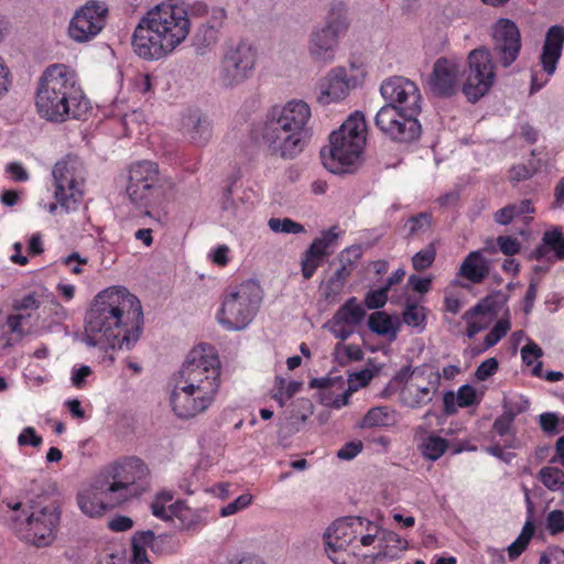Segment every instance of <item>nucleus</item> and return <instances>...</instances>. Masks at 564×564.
I'll return each mask as SVG.
<instances>
[{
	"instance_id": "nucleus-1",
	"label": "nucleus",
	"mask_w": 564,
	"mask_h": 564,
	"mask_svg": "<svg viewBox=\"0 0 564 564\" xmlns=\"http://www.w3.org/2000/svg\"><path fill=\"white\" fill-rule=\"evenodd\" d=\"M85 323L84 341L87 346L105 351L117 348L129 350L142 332V306L126 288H109L95 297Z\"/></svg>"
},
{
	"instance_id": "nucleus-2",
	"label": "nucleus",
	"mask_w": 564,
	"mask_h": 564,
	"mask_svg": "<svg viewBox=\"0 0 564 564\" xmlns=\"http://www.w3.org/2000/svg\"><path fill=\"white\" fill-rule=\"evenodd\" d=\"M221 364L215 349L198 345L186 356L170 395L173 412L180 419L204 413L220 388Z\"/></svg>"
},
{
	"instance_id": "nucleus-3",
	"label": "nucleus",
	"mask_w": 564,
	"mask_h": 564,
	"mask_svg": "<svg viewBox=\"0 0 564 564\" xmlns=\"http://www.w3.org/2000/svg\"><path fill=\"white\" fill-rule=\"evenodd\" d=\"M221 364L215 349L198 345L186 356L170 395L173 412L180 419L204 413L220 388Z\"/></svg>"
},
{
	"instance_id": "nucleus-4",
	"label": "nucleus",
	"mask_w": 564,
	"mask_h": 564,
	"mask_svg": "<svg viewBox=\"0 0 564 564\" xmlns=\"http://www.w3.org/2000/svg\"><path fill=\"white\" fill-rule=\"evenodd\" d=\"M191 20L183 2L163 1L150 9L132 34L133 52L145 61L171 55L188 36Z\"/></svg>"
},
{
	"instance_id": "nucleus-5",
	"label": "nucleus",
	"mask_w": 564,
	"mask_h": 564,
	"mask_svg": "<svg viewBox=\"0 0 564 564\" xmlns=\"http://www.w3.org/2000/svg\"><path fill=\"white\" fill-rule=\"evenodd\" d=\"M35 107L43 119L52 122L79 118L87 109V100L76 73L64 64L50 65L39 80Z\"/></svg>"
},
{
	"instance_id": "nucleus-6",
	"label": "nucleus",
	"mask_w": 564,
	"mask_h": 564,
	"mask_svg": "<svg viewBox=\"0 0 564 564\" xmlns=\"http://www.w3.org/2000/svg\"><path fill=\"white\" fill-rule=\"evenodd\" d=\"M311 108L303 100H291L273 110L267 120L262 140L271 155L284 160L296 158L308 138Z\"/></svg>"
},
{
	"instance_id": "nucleus-7",
	"label": "nucleus",
	"mask_w": 564,
	"mask_h": 564,
	"mask_svg": "<svg viewBox=\"0 0 564 564\" xmlns=\"http://www.w3.org/2000/svg\"><path fill=\"white\" fill-rule=\"evenodd\" d=\"M365 143V118L356 111L329 135V145L321 150L322 163L334 174L349 173L355 170Z\"/></svg>"
},
{
	"instance_id": "nucleus-8",
	"label": "nucleus",
	"mask_w": 564,
	"mask_h": 564,
	"mask_svg": "<svg viewBox=\"0 0 564 564\" xmlns=\"http://www.w3.org/2000/svg\"><path fill=\"white\" fill-rule=\"evenodd\" d=\"M148 468L137 457H128L110 465L99 477L98 488L118 507L147 490Z\"/></svg>"
},
{
	"instance_id": "nucleus-9",
	"label": "nucleus",
	"mask_w": 564,
	"mask_h": 564,
	"mask_svg": "<svg viewBox=\"0 0 564 564\" xmlns=\"http://www.w3.org/2000/svg\"><path fill=\"white\" fill-rule=\"evenodd\" d=\"M261 302V286L253 280H247L224 293L216 314L217 322L227 330L245 329L257 315Z\"/></svg>"
},
{
	"instance_id": "nucleus-10",
	"label": "nucleus",
	"mask_w": 564,
	"mask_h": 564,
	"mask_svg": "<svg viewBox=\"0 0 564 564\" xmlns=\"http://www.w3.org/2000/svg\"><path fill=\"white\" fill-rule=\"evenodd\" d=\"M174 182L161 174L156 163L140 161L130 166L127 195L140 207L161 205L173 192Z\"/></svg>"
},
{
	"instance_id": "nucleus-11",
	"label": "nucleus",
	"mask_w": 564,
	"mask_h": 564,
	"mask_svg": "<svg viewBox=\"0 0 564 564\" xmlns=\"http://www.w3.org/2000/svg\"><path fill=\"white\" fill-rule=\"evenodd\" d=\"M362 530V517H345L335 520L325 531V551L334 564H360L359 545L355 544Z\"/></svg>"
},
{
	"instance_id": "nucleus-12",
	"label": "nucleus",
	"mask_w": 564,
	"mask_h": 564,
	"mask_svg": "<svg viewBox=\"0 0 564 564\" xmlns=\"http://www.w3.org/2000/svg\"><path fill=\"white\" fill-rule=\"evenodd\" d=\"M54 198L59 202L61 210L70 213L77 209L84 194L85 171L83 162L76 156H66L55 163Z\"/></svg>"
},
{
	"instance_id": "nucleus-13",
	"label": "nucleus",
	"mask_w": 564,
	"mask_h": 564,
	"mask_svg": "<svg viewBox=\"0 0 564 564\" xmlns=\"http://www.w3.org/2000/svg\"><path fill=\"white\" fill-rule=\"evenodd\" d=\"M14 523V530L22 540L37 547L47 546L55 540L59 511L53 503L32 507L29 513L18 514Z\"/></svg>"
},
{
	"instance_id": "nucleus-14",
	"label": "nucleus",
	"mask_w": 564,
	"mask_h": 564,
	"mask_svg": "<svg viewBox=\"0 0 564 564\" xmlns=\"http://www.w3.org/2000/svg\"><path fill=\"white\" fill-rule=\"evenodd\" d=\"M441 375L427 372L425 367H403L398 371L397 379L404 381L400 391V401L411 409H420L429 404L437 391Z\"/></svg>"
},
{
	"instance_id": "nucleus-15",
	"label": "nucleus",
	"mask_w": 564,
	"mask_h": 564,
	"mask_svg": "<svg viewBox=\"0 0 564 564\" xmlns=\"http://www.w3.org/2000/svg\"><path fill=\"white\" fill-rule=\"evenodd\" d=\"M257 50L246 41L227 46L224 52L218 79L225 87H237L248 80L257 64Z\"/></svg>"
},
{
	"instance_id": "nucleus-16",
	"label": "nucleus",
	"mask_w": 564,
	"mask_h": 564,
	"mask_svg": "<svg viewBox=\"0 0 564 564\" xmlns=\"http://www.w3.org/2000/svg\"><path fill=\"white\" fill-rule=\"evenodd\" d=\"M468 74L463 86L466 98L476 102L484 97L496 80V64L488 48L478 47L467 57Z\"/></svg>"
},
{
	"instance_id": "nucleus-17",
	"label": "nucleus",
	"mask_w": 564,
	"mask_h": 564,
	"mask_svg": "<svg viewBox=\"0 0 564 564\" xmlns=\"http://www.w3.org/2000/svg\"><path fill=\"white\" fill-rule=\"evenodd\" d=\"M346 18L334 11L328 17L326 24L314 29L307 41V52L311 59L321 65H327L335 61L338 36L347 29Z\"/></svg>"
},
{
	"instance_id": "nucleus-18",
	"label": "nucleus",
	"mask_w": 564,
	"mask_h": 564,
	"mask_svg": "<svg viewBox=\"0 0 564 564\" xmlns=\"http://www.w3.org/2000/svg\"><path fill=\"white\" fill-rule=\"evenodd\" d=\"M107 13L106 3L88 1L76 10L70 19L68 25L69 37L77 43L89 42L104 29Z\"/></svg>"
},
{
	"instance_id": "nucleus-19",
	"label": "nucleus",
	"mask_w": 564,
	"mask_h": 564,
	"mask_svg": "<svg viewBox=\"0 0 564 564\" xmlns=\"http://www.w3.org/2000/svg\"><path fill=\"white\" fill-rule=\"evenodd\" d=\"M492 52L497 62L509 67L518 58L521 35L517 24L509 19H499L492 26Z\"/></svg>"
},
{
	"instance_id": "nucleus-20",
	"label": "nucleus",
	"mask_w": 564,
	"mask_h": 564,
	"mask_svg": "<svg viewBox=\"0 0 564 564\" xmlns=\"http://www.w3.org/2000/svg\"><path fill=\"white\" fill-rule=\"evenodd\" d=\"M380 94L388 101L402 110L421 111V94L416 84L403 76H392L382 82Z\"/></svg>"
},
{
	"instance_id": "nucleus-21",
	"label": "nucleus",
	"mask_w": 564,
	"mask_h": 564,
	"mask_svg": "<svg viewBox=\"0 0 564 564\" xmlns=\"http://www.w3.org/2000/svg\"><path fill=\"white\" fill-rule=\"evenodd\" d=\"M564 46V28L560 25L551 26L545 35L540 61L542 68L546 74L545 79H540L538 74L531 76V93L540 90L554 75L557 63L562 56Z\"/></svg>"
},
{
	"instance_id": "nucleus-22",
	"label": "nucleus",
	"mask_w": 564,
	"mask_h": 564,
	"mask_svg": "<svg viewBox=\"0 0 564 564\" xmlns=\"http://www.w3.org/2000/svg\"><path fill=\"white\" fill-rule=\"evenodd\" d=\"M462 66L456 59L438 58L429 79L431 90L442 97L454 95L460 83Z\"/></svg>"
},
{
	"instance_id": "nucleus-23",
	"label": "nucleus",
	"mask_w": 564,
	"mask_h": 564,
	"mask_svg": "<svg viewBox=\"0 0 564 564\" xmlns=\"http://www.w3.org/2000/svg\"><path fill=\"white\" fill-rule=\"evenodd\" d=\"M358 85L357 76L349 75L345 67L333 68L321 85L317 101L323 105L344 100L351 88Z\"/></svg>"
},
{
	"instance_id": "nucleus-24",
	"label": "nucleus",
	"mask_w": 564,
	"mask_h": 564,
	"mask_svg": "<svg viewBox=\"0 0 564 564\" xmlns=\"http://www.w3.org/2000/svg\"><path fill=\"white\" fill-rule=\"evenodd\" d=\"M496 316L494 301L490 297L481 300L467 310L462 316V319L467 325V337L474 338L478 333L487 329L495 321Z\"/></svg>"
},
{
	"instance_id": "nucleus-25",
	"label": "nucleus",
	"mask_w": 564,
	"mask_h": 564,
	"mask_svg": "<svg viewBox=\"0 0 564 564\" xmlns=\"http://www.w3.org/2000/svg\"><path fill=\"white\" fill-rule=\"evenodd\" d=\"M77 505L80 511L90 518L101 517L108 510L118 507L112 505L102 490L98 488V478L89 488L78 494Z\"/></svg>"
},
{
	"instance_id": "nucleus-26",
	"label": "nucleus",
	"mask_w": 564,
	"mask_h": 564,
	"mask_svg": "<svg viewBox=\"0 0 564 564\" xmlns=\"http://www.w3.org/2000/svg\"><path fill=\"white\" fill-rule=\"evenodd\" d=\"M182 133L196 145L206 144L213 134L209 119L199 111H188L183 116Z\"/></svg>"
},
{
	"instance_id": "nucleus-27",
	"label": "nucleus",
	"mask_w": 564,
	"mask_h": 564,
	"mask_svg": "<svg viewBox=\"0 0 564 564\" xmlns=\"http://www.w3.org/2000/svg\"><path fill=\"white\" fill-rule=\"evenodd\" d=\"M489 260L484 257L482 251L469 252L463 260L458 274L471 283H481L489 275Z\"/></svg>"
},
{
	"instance_id": "nucleus-28",
	"label": "nucleus",
	"mask_w": 564,
	"mask_h": 564,
	"mask_svg": "<svg viewBox=\"0 0 564 564\" xmlns=\"http://www.w3.org/2000/svg\"><path fill=\"white\" fill-rule=\"evenodd\" d=\"M419 113L420 111L403 110L400 124L394 128L395 132L389 138L401 143H409L419 139L421 134V124L416 118Z\"/></svg>"
},
{
	"instance_id": "nucleus-29",
	"label": "nucleus",
	"mask_w": 564,
	"mask_h": 564,
	"mask_svg": "<svg viewBox=\"0 0 564 564\" xmlns=\"http://www.w3.org/2000/svg\"><path fill=\"white\" fill-rule=\"evenodd\" d=\"M398 422L397 412L387 405L371 408L364 416L362 427H389Z\"/></svg>"
},
{
	"instance_id": "nucleus-30",
	"label": "nucleus",
	"mask_w": 564,
	"mask_h": 564,
	"mask_svg": "<svg viewBox=\"0 0 564 564\" xmlns=\"http://www.w3.org/2000/svg\"><path fill=\"white\" fill-rule=\"evenodd\" d=\"M249 207L242 202L232 198L231 189L227 188L221 203V217L227 225H232L246 219Z\"/></svg>"
},
{
	"instance_id": "nucleus-31",
	"label": "nucleus",
	"mask_w": 564,
	"mask_h": 564,
	"mask_svg": "<svg viewBox=\"0 0 564 564\" xmlns=\"http://www.w3.org/2000/svg\"><path fill=\"white\" fill-rule=\"evenodd\" d=\"M402 116V109L394 107L393 105H384L377 112L375 123L382 133L390 137L395 132L394 128L400 124Z\"/></svg>"
},
{
	"instance_id": "nucleus-32",
	"label": "nucleus",
	"mask_w": 564,
	"mask_h": 564,
	"mask_svg": "<svg viewBox=\"0 0 564 564\" xmlns=\"http://www.w3.org/2000/svg\"><path fill=\"white\" fill-rule=\"evenodd\" d=\"M365 315L366 312L357 299L350 297L336 311L332 319L355 327L362 322Z\"/></svg>"
},
{
	"instance_id": "nucleus-33",
	"label": "nucleus",
	"mask_w": 564,
	"mask_h": 564,
	"mask_svg": "<svg viewBox=\"0 0 564 564\" xmlns=\"http://www.w3.org/2000/svg\"><path fill=\"white\" fill-rule=\"evenodd\" d=\"M408 549V541L402 539L398 533L392 531H382L380 538V550L376 554L378 557H398L399 554Z\"/></svg>"
},
{
	"instance_id": "nucleus-34",
	"label": "nucleus",
	"mask_w": 564,
	"mask_h": 564,
	"mask_svg": "<svg viewBox=\"0 0 564 564\" xmlns=\"http://www.w3.org/2000/svg\"><path fill=\"white\" fill-rule=\"evenodd\" d=\"M368 326L372 333L380 336H387L391 339L397 337L399 329V324L382 311L375 312L369 316Z\"/></svg>"
},
{
	"instance_id": "nucleus-35",
	"label": "nucleus",
	"mask_w": 564,
	"mask_h": 564,
	"mask_svg": "<svg viewBox=\"0 0 564 564\" xmlns=\"http://www.w3.org/2000/svg\"><path fill=\"white\" fill-rule=\"evenodd\" d=\"M350 275L351 273H349L345 267H338L322 285L324 297L328 301L337 297Z\"/></svg>"
},
{
	"instance_id": "nucleus-36",
	"label": "nucleus",
	"mask_w": 564,
	"mask_h": 564,
	"mask_svg": "<svg viewBox=\"0 0 564 564\" xmlns=\"http://www.w3.org/2000/svg\"><path fill=\"white\" fill-rule=\"evenodd\" d=\"M419 448L424 458L435 462L446 452L448 442L441 436L431 434L421 442Z\"/></svg>"
},
{
	"instance_id": "nucleus-37",
	"label": "nucleus",
	"mask_w": 564,
	"mask_h": 564,
	"mask_svg": "<svg viewBox=\"0 0 564 564\" xmlns=\"http://www.w3.org/2000/svg\"><path fill=\"white\" fill-rule=\"evenodd\" d=\"M511 324L508 318H500L494 325L491 330L485 336L484 345L480 348H474V354H481L497 345L510 330Z\"/></svg>"
},
{
	"instance_id": "nucleus-38",
	"label": "nucleus",
	"mask_w": 564,
	"mask_h": 564,
	"mask_svg": "<svg viewBox=\"0 0 564 564\" xmlns=\"http://www.w3.org/2000/svg\"><path fill=\"white\" fill-rule=\"evenodd\" d=\"M382 535L381 528L366 519L362 518V530L361 533H358V539L355 544L359 545V553L361 552V547H369L371 545H375L378 542V545L380 546V538Z\"/></svg>"
},
{
	"instance_id": "nucleus-39",
	"label": "nucleus",
	"mask_w": 564,
	"mask_h": 564,
	"mask_svg": "<svg viewBox=\"0 0 564 564\" xmlns=\"http://www.w3.org/2000/svg\"><path fill=\"white\" fill-rule=\"evenodd\" d=\"M44 297L43 291H32L20 297H17L12 302V308L15 312H31L37 310Z\"/></svg>"
},
{
	"instance_id": "nucleus-40",
	"label": "nucleus",
	"mask_w": 564,
	"mask_h": 564,
	"mask_svg": "<svg viewBox=\"0 0 564 564\" xmlns=\"http://www.w3.org/2000/svg\"><path fill=\"white\" fill-rule=\"evenodd\" d=\"M539 480L552 491H556L564 486V471L557 467L546 466L539 471Z\"/></svg>"
},
{
	"instance_id": "nucleus-41",
	"label": "nucleus",
	"mask_w": 564,
	"mask_h": 564,
	"mask_svg": "<svg viewBox=\"0 0 564 564\" xmlns=\"http://www.w3.org/2000/svg\"><path fill=\"white\" fill-rule=\"evenodd\" d=\"M425 307L416 304H409L403 312V322L417 329L419 333L425 328Z\"/></svg>"
},
{
	"instance_id": "nucleus-42",
	"label": "nucleus",
	"mask_w": 564,
	"mask_h": 564,
	"mask_svg": "<svg viewBox=\"0 0 564 564\" xmlns=\"http://www.w3.org/2000/svg\"><path fill=\"white\" fill-rule=\"evenodd\" d=\"M148 536H150L148 534ZM147 535L138 534L137 532L133 534L131 539V563L132 564H152L148 557L147 553Z\"/></svg>"
},
{
	"instance_id": "nucleus-43",
	"label": "nucleus",
	"mask_w": 564,
	"mask_h": 564,
	"mask_svg": "<svg viewBox=\"0 0 564 564\" xmlns=\"http://www.w3.org/2000/svg\"><path fill=\"white\" fill-rule=\"evenodd\" d=\"M436 258V248L435 245L432 242L427 245L425 248L417 251L412 257V267L415 271H423L427 268H430Z\"/></svg>"
},
{
	"instance_id": "nucleus-44",
	"label": "nucleus",
	"mask_w": 564,
	"mask_h": 564,
	"mask_svg": "<svg viewBox=\"0 0 564 564\" xmlns=\"http://www.w3.org/2000/svg\"><path fill=\"white\" fill-rule=\"evenodd\" d=\"M361 256H362L361 247L358 245H355V246H350V247L341 250L337 256V260L339 262V267H345V269L349 273H352V271L356 269L357 263H358L359 259L361 258Z\"/></svg>"
},
{
	"instance_id": "nucleus-45",
	"label": "nucleus",
	"mask_w": 564,
	"mask_h": 564,
	"mask_svg": "<svg viewBox=\"0 0 564 564\" xmlns=\"http://www.w3.org/2000/svg\"><path fill=\"white\" fill-rule=\"evenodd\" d=\"M268 225L273 232L302 234L305 231L303 225L290 218H271Z\"/></svg>"
},
{
	"instance_id": "nucleus-46",
	"label": "nucleus",
	"mask_w": 564,
	"mask_h": 564,
	"mask_svg": "<svg viewBox=\"0 0 564 564\" xmlns=\"http://www.w3.org/2000/svg\"><path fill=\"white\" fill-rule=\"evenodd\" d=\"M174 510V518H177L186 529H192L199 522V516L182 501L175 502Z\"/></svg>"
},
{
	"instance_id": "nucleus-47",
	"label": "nucleus",
	"mask_w": 564,
	"mask_h": 564,
	"mask_svg": "<svg viewBox=\"0 0 564 564\" xmlns=\"http://www.w3.org/2000/svg\"><path fill=\"white\" fill-rule=\"evenodd\" d=\"M335 356L339 362L358 361L364 357V351L358 345L337 344L335 346Z\"/></svg>"
},
{
	"instance_id": "nucleus-48",
	"label": "nucleus",
	"mask_w": 564,
	"mask_h": 564,
	"mask_svg": "<svg viewBox=\"0 0 564 564\" xmlns=\"http://www.w3.org/2000/svg\"><path fill=\"white\" fill-rule=\"evenodd\" d=\"M543 242L555 251L558 259H564V236L561 229L545 231Z\"/></svg>"
},
{
	"instance_id": "nucleus-49",
	"label": "nucleus",
	"mask_w": 564,
	"mask_h": 564,
	"mask_svg": "<svg viewBox=\"0 0 564 564\" xmlns=\"http://www.w3.org/2000/svg\"><path fill=\"white\" fill-rule=\"evenodd\" d=\"M252 502V496L250 494L240 495L234 501L223 507L219 511L221 517L232 516L243 509H246Z\"/></svg>"
},
{
	"instance_id": "nucleus-50",
	"label": "nucleus",
	"mask_w": 564,
	"mask_h": 564,
	"mask_svg": "<svg viewBox=\"0 0 564 564\" xmlns=\"http://www.w3.org/2000/svg\"><path fill=\"white\" fill-rule=\"evenodd\" d=\"M545 528L551 535L564 532V511L557 509L550 511L546 516Z\"/></svg>"
},
{
	"instance_id": "nucleus-51",
	"label": "nucleus",
	"mask_w": 564,
	"mask_h": 564,
	"mask_svg": "<svg viewBox=\"0 0 564 564\" xmlns=\"http://www.w3.org/2000/svg\"><path fill=\"white\" fill-rule=\"evenodd\" d=\"M372 378L373 371L371 369L365 368L360 371H356L349 375L348 387L350 388V391L355 392L359 388L366 387Z\"/></svg>"
},
{
	"instance_id": "nucleus-52",
	"label": "nucleus",
	"mask_w": 564,
	"mask_h": 564,
	"mask_svg": "<svg viewBox=\"0 0 564 564\" xmlns=\"http://www.w3.org/2000/svg\"><path fill=\"white\" fill-rule=\"evenodd\" d=\"M388 300V288H380L375 291H370L365 296V305L369 310L381 308L384 306Z\"/></svg>"
},
{
	"instance_id": "nucleus-53",
	"label": "nucleus",
	"mask_w": 564,
	"mask_h": 564,
	"mask_svg": "<svg viewBox=\"0 0 564 564\" xmlns=\"http://www.w3.org/2000/svg\"><path fill=\"white\" fill-rule=\"evenodd\" d=\"M18 445L23 446H32V447H40L43 443V438L41 435H39L34 427L26 426L24 427L21 433L18 436Z\"/></svg>"
},
{
	"instance_id": "nucleus-54",
	"label": "nucleus",
	"mask_w": 564,
	"mask_h": 564,
	"mask_svg": "<svg viewBox=\"0 0 564 564\" xmlns=\"http://www.w3.org/2000/svg\"><path fill=\"white\" fill-rule=\"evenodd\" d=\"M410 223V235H417L420 232H425L431 228L432 217L427 213H420L416 216H413L409 220Z\"/></svg>"
},
{
	"instance_id": "nucleus-55",
	"label": "nucleus",
	"mask_w": 564,
	"mask_h": 564,
	"mask_svg": "<svg viewBox=\"0 0 564 564\" xmlns=\"http://www.w3.org/2000/svg\"><path fill=\"white\" fill-rule=\"evenodd\" d=\"M456 402L460 408L470 406L477 403V394L475 388L469 384L462 386L457 391Z\"/></svg>"
},
{
	"instance_id": "nucleus-56",
	"label": "nucleus",
	"mask_w": 564,
	"mask_h": 564,
	"mask_svg": "<svg viewBox=\"0 0 564 564\" xmlns=\"http://www.w3.org/2000/svg\"><path fill=\"white\" fill-rule=\"evenodd\" d=\"M540 425L547 434H558L564 426H560L558 417L555 413H542L540 415Z\"/></svg>"
},
{
	"instance_id": "nucleus-57",
	"label": "nucleus",
	"mask_w": 564,
	"mask_h": 564,
	"mask_svg": "<svg viewBox=\"0 0 564 564\" xmlns=\"http://www.w3.org/2000/svg\"><path fill=\"white\" fill-rule=\"evenodd\" d=\"M497 243L501 252L509 257L518 254L521 249L519 240L511 236H499L497 238Z\"/></svg>"
},
{
	"instance_id": "nucleus-58",
	"label": "nucleus",
	"mask_w": 564,
	"mask_h": 564,
	"mask_svg": "<svg viewBox=\"0 0 564 564\" xmlns=\"http://www.w3.org/2000/svg\"><path fill=\"white\" fill-rule=\"evenodd\" d=\"M322 263L323 260L311 257L307 252H304L301 259V269L303 278L305 280L311 279Z\"/></svg>"
},
{
	"instance_id": "nucleus-59",
	"label": "nucleus",
	"mask_w": 564,
	"mask_h": 564,
	"mask_svg": "<svg viewBox=\"0 0 564 564\" xmlns=\"http://www.w3.org/2000/svg\"><path fill=\"white\" fill-rule=\"evenodd\" d=\"M536 170L538 169L533 165H525V164L514 165L510 169V180L516 183L523 181V180H528L535 174Z\"/></svg>"
},
{
	"instance_id": "nucleus-60",
	"label": "nucleus",
	"mask_w": 564,
	"mask_h": 564,
	"mask_svg": "<svg viewBox=\"0 0 564 564\" xmlns=\"http://www.w3.org/2000/svg\"><path fill=\"white\" fill-rule=\"evenodd\" d=\"M498 370V360L496 358H488L484 360L477 368L475 375L478 380L485 381L496 373Z\"/></svg>"
},
{
	"instance_id": "nucleus-61",
	"label": "nucleus",
	"mask_w": 564,
	"mask_h": 564,
	"mask_svg": "<svg viewBox=\"0 0 564 564\" xmlns=\"http://www.w3.org/2000/svg\"><path fill=\"white\" fill-rule=\"evenodd\" d=\"M174 503H170L166 506L165 503H162L160 500H155L151 503V510L153 516H155L159 519L162 520H171L174 518Z\"/></svg>"
},
{
	"instance_id": "nucleus-62",
	"label": "nucleus",
	"mask_w": 564,
	"mask_h": 564,
	"mask_svg": "<svg viewBox=\"0 0 564 564\" xmlns=\"http://www.w3.org/2000/svg\"><path fill=\"white\" fill-rule=\"evenodd\" d=\"M362 447L360 441L348 442L337 452V457L343 460H350L362 451Z\"/></svg>"
},
{
	"instance_id": "nucleus-63",
	"label": "nucleus",
	"mask_w": 564,
	"mask_h": 564,
	"mask_svg": "<svg viewBox=\"0 0 564 564\" xmlns=\"http://www.w3.org/2000/svg\"><path fill=\"white\" fill-rule=\"evenodd\" d=\"M543 355L542 349L533 341H529L521 349V357L525 365L531 366L533 362Z\"/></svg>"
},
{
	"instance_id": "nucleus-64",
	"label": "nucleus",
	"mask_w": 564,
	"mask_h": 564,
	"mask_svg": "<svg viewBox=\"0 0 564 564\" xmlns=\"http://www.w3.org/2000/svg\"><path fill=\"white\" fill-rule=\"evenodd\" d=\"M539 564H564V550L560 547H551L544 552Z\"/></svg>"
}]
</instances>
